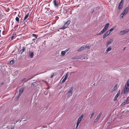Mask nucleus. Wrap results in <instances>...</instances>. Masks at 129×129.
Returning <instances> with one entry per match:
<instances>
[{
    "mask_svg": "<svg viewBox=\"0 0 129 129\" xmlns=\"http://www.w3.org/2000/svg\"><path fill=\"white\" fill-rule=\"evenodd\" d=\"M117 84H116L115 85L113 89V91H114V90H115L117 89Z\"/></svg>",
    "mask_w": 129,
    "mask_h": 129,
    "instance_id": "21",
    "label": "nucleus"
},
{
    "mask_svg": "<svg viewBox=\"0 0 129 129\" xmlns=\"http://www.w3.org/2000/svg\"><path fill=\"white\" fill-rule=\"evenodd\" d=\"M85 48H87L88 49H89L90 48V47L88 46H87V45L86 46H85Z\"/></svg>",
    "mask_w": 129,
    "mask_h": 129,
    "instance_id": "32",
    "label": "nucleus"
},
{
    "mask_svg": "<svg viewBox=\"0 0 129 129\" xmlns=\"http://www.w3.org/2000/svg\"><path fill=\"white\" fill-rule=\"evenodd\" d=\"M68 74L67 73L65 77L66 78H66H67L68 77Z\"/></svg>",
    "mask_w": 129,
    "mask_h": 129,
    "instance_id": "34",
    "label": "nucleus"
},
{
    "mask_svg": "<svg viewBox=\"0 0 129 129\" xmlns=\"http://www.w3.org/2000/svg\"><path fill=\"white\" fill-rule=\"evenodd\" d=\"M49 88H47V89H49Z\"/></svg>",
    "mask_w": 129,
    "mask_h": 129,
    "instance_id": "44",
    "label": "nucleus"
},
{
    "mask_svg": "<svg viewBox=\"0 0 129 129\" xmlns=\"http://www.w3.org/2000/svg\"><path fill=\"white\" fill-rule=\"evenodd\" d=\"M54 73H53L51 75V78H52L53 76L54 75Z\"/></svg>",
    "mask_w": 129,
    "mask_h": 129,
    "instance_id": "35",
    "label": "nucleus"
},
{
    "mask_svg": "<svg viewBox=\"0 0 129 129\" xmlns=\"http://www.w3.org/2000/svg\"><path fill=\"white\" fill-rule=\"evenodd\" d=\"M36 39V38H35V39H33V41H34V40H35Z\"/></svg>",
    "mask_w": 129,
    "mask_h": 129,
    "instance_id": "40",
    "label": "nucleus"
},
{
    "mask_svg": "<svg viewBox=\"0 0 129 129\" xmlns=\"http://www.w3.org/2000/svg\"><path fill=\"white\" fill-rule=\"evenodd\" d=\"M119 93H118V92L117 93V94L115 96V97H114V100L115 101L117 99V98L118 97L119 95Z\"/></svg>",
    "mask_w": 129,
    "mask_h": 129,
    "instance_id": "19",
    "label": "nucleus"
},
{
    "mask_svg": "<svg viewBox=\"0 0 129 129\" xmlns=\"http://www.w3.org/2000/svg\"><path fill=\"white\" fill-rule=\"evenodd\" d=\"M66 53V52H65V51H62L61 52V54L63 56L65 55Z\"/></svg>",
    "mask_w": 129,
    "mask_h": 129,
    "instance_id": "24",
    "label": "nucleus"
},
{
    "mask_svg": "<svg viewBox=\"0 0 129 129\" xmlns=\"http://www.w3.org/2000/svg\"><path fill=\"white\" fill-rule=\"evenodd\" d=\"M21 95V94H19L18 95L16 98L17 99H18L20 97Z\"/></svg>",
    "mask_w": 129,
    "mask_h": 129,
    "instance_id": "33",
    "label": "nucleus"
},
{
    "mask_svg": "<svg viewBox=\"0 0 129 129\" xmlns=\"http://www.w3.org/2000/svg\"><path fill=\"white\" fill-rule=\"evenodd\" d=\"M74 89V88L73 87H71L69 91L68 92L67 97H70L72 94V92Z\"/></svg>",
    "mask_w": 129,
    "mask_h": 129,
    "instance_id": "4",
    "label": "nucleus"
},
{
    "mask_svg": "<svg viewBox=\"0 0 129 129\" xmlns=\"http://www.w3.org/2000/svg\"><path fill=\"white\" fill-rule=\"evenodd\" d=\"M113 41V40L112 39H110V41H108L107 43L106 44V46L107 47L111 43H112Z\"/></svg>",
    "mask_w": 129,
    "mask_h": 129,
    "instance_id": "13",
    "label": "nucleus"
},
{
    "mask_svg": "<svg viewBox=\"0 0 129 129\" xmlns=\"http://www.w3.org/2000/svg\"><path fill=\"white\" fill-rule=\"evenodd\" d=\"M85 49V45L82 46L78 50V51H81L84 50Z\"/></svg>",
    "mask_w": 129,
    "mask_h": 129,
    "instance_id": "8",
    "label": "nucleus"
},
{
    "mask_svg": "<svg viewBox=\"0 0 129 129\" xmlns=\"http://www.w3.org/2000/svg\"><path fill=\"white\" fill-rule=\"evenodd\" d=\"M67 79V78H66V77H64V78L63 79L62 81V83L66 81Z\"/></svg>",
    "mask_w": 129,
    "mask_h": 129,
    "instance_id": "28",
    "label": "nucleus"
},
{
    "mask_svg": "<svg viewBox=\"0 0 129 129\" xmlns=\"http://www.w3.org/2000/svg\"><path fill=\"white\" fill-rule=\"evenodd\" d=\"M32 85L34 86L35 87H36V86H37V83L36 82H34L33 83H32Z\"/></svg>",
    "mask_w": 129,
    "mask_h": 129,
    "instance_id": "26",
    "label": "nucleus"
},
{
    "mask_svg": "<svg viewBox=\"0 0 129 129\" xmlns=\"http://www.w3.org/2000/svg\"><path fill=\"white\" fill-rule=\"evenodd\" d=\"M94 12V10H93L92 11V13Z\"/></svg>",
    "mask_w": 129,
    "mask_h": 129,
    "instance_id": "42",
    "label": "nucleus"
},
{
    "mask_svg": "<svg viewBox=\"0 0 129 129\" xmlns=\"http://www.w3.org/2000/svg\"><path fill=\"white\" fill-rule=\"evenodd\" d=\"M29 54L30 58H33L34 55L33 52L32 51H31L29 52Z\"/></svg>",
    "mask_w": 129,
    "mask_h": 129,
    "instance_id": "14",
    "label": "nucleus"
},
{
    "mask_svg": "<svg viewBox=\"0 0 129 129\" xmlns=\"http://www.w3.org/2000/svg\"><path fill=\"white\" fill-rule=\"evenodd\" d=\"M70 22L71 20H68L65 23L67 24V26H68L70 23Z\"/></svg>",
    "mask_w": 129,
    "mask_h": 129,
    "instance_id": "25",
    "label": "nucleus"
},
{
    "mask_svg": "<svg viewBox=\"0 0 129 129\" xmlns=\"http://www.w3.org/2000/svg\"><path fill=\"white\" fill-rule=\"evenodd\" d=\"M106 31L104 30V29H103L100 32L97 34L98 35H100L104 33Z\"/></svg>",
    "mask_w": 129,
    "mask_h": 129,
    "instance_id": "15",
    "label": "nucleus"
},
{
    "mask_svg": "<svg viewBox=\"0 0 129 129\" xmlns=\"http://www.w3.org/2000/svg\"><path fill=\"white\" fill-rule=\"evenodd\" d=\"M25 78L24 79L22 80H23V81L24 80H25Z\"/></svg>",
    "mask_w": 129,
    "mask_h": 129,
    "instance_id": "41",
    "label": "nucleus"
},
{
    "mask_svg": "<svg viewBox=\"0 0 129 129\" xmlns=\"http://www.w3.org/2000/svg\"><path fill=\"white\" fill-rule=\"evenodd\" d=\"M112 49V48L110 46L107 48L106 51V53H107L109 51H110Z\"/></svg>",
    "mask_w": 129,
    "mask_h": 129,
    "instance_id": "16",
    "label": "nucleus"
},
{
    "mask_svg": "<svg viewBox=\"0 0 129 129\" xmlns=\"http://www.w3.org/2000/svg\"><path fill=\"white\" fill-rule=\"evenodd\" d=\"M68 26L65 23L64 26L62 27L61 29L64 30L66 28H67L68 27Z\"/></svg>",
    "mask_w": 129,
    "mask_h": 129,
    "instance_id": "18",
    "label": "nucleus"
},
{
    "mask_svg": "<svg viewBox=\"0 0 129 129\" xmlns=\"http://www.w3.org/2000/svg\"><path fill=\"white\" fill-rule=\"evenodd\" d=\"M69 50V49L68 48L66 50H65L64 51H65V52L66 53L67 51H68Z\"/></svg>",
    "mask_w": 129,
    "mask_h": 129,
    "instance_id": "37",
    "label": "nucleus"
},
{
    "mask_svg": "<svg viewBox=\"0 0 129 129\" xmlns=\"http://www.w3.org/2000/svg\"><path fill=\"white\" fill-rule=\"evenodd\" d=\"M123 3V0H121L119 5L118 7L119 10H121L122 8Z\"/></svg>",
    "mask_w": 129,
    "mask_h": 129,
    "instance_id": "6",
    "label": "nucleus"
},
{
    "mask_svg": "<svg viewBox=\"0 0 129 129\" xmlns=\"http://www.w3.org/2000/svg\"><path fill=\"white\" fill-rule=\"evenodd\" d=\"M129 31L128 29H126L123 30L120 32V34L121 35H123L127 33Z\"/></svg>",
    "mask_w": 129,
    "mask_h": 129,
    "instance_id": "5",
    "label": "nucleus"
},
{
    "mask_svg": "<svg viewBox=\"0 0 129 129\" xmlns=\"http://www.w3.org/2000/svg\"><path fill=\"white\" fill-rule=\"evenodd\" d=\"M128 9L129 8L128 7H127L123 11V13H122L121 14V16L122 18H123V16L125 15L127 13Z\"/></svg>",
    "mask_w": 129,
    "mask_h": 129,
    "instance_id": "3",
    "label": "nucleus"
},
{
    "mask_svg": "<svg viewBox=\"0 0 129 129\" xmlns=\"http://www.w3.org/2000/svg\"><path fill=\"white\" fill-rule=\"evenodd\" d=\"M125 47L124 48V49H125Z\"/></svg>",
    "mask_w": 129,
    "mask_h": 129,
    "instance_id": "45",
    "label": "nucleus"
},
{
    "mask_svg": "<svg viewBox=\"0 0 129 129\" xmlns=\"http://www.w3.org/2000/svg\"><path fill=\"white\" fill-rule=\"evenodd\" d=\"M110 34V33H109V31H107L104 35L103 38H105L107 36H108Z\"/></svg>",
    "mask_w": 129,
    "mask_h": 129,
    "instance_id": "7",
    "label": "nucleus"
},
{
    "mask_svg": "<svg viewBox=\"0 0 129 129\" xmlns=\"http://www.w3.org/2000/svg\"><path fill=\"white\" fill-rule=\"evenodd\" d=\"M26 48L24 47H22V49L19 51L20 53L22 54L25 50Z\"/></svg>",
    "mask_w": 129,
    "mask_h": 129,
    "instance_id": "11",
    "label": "nucleus"
},
{
    "mask_svg": "<svg viewBox=\"0 0 129 129\" xmlns=\"http://www.w3.org/2000/svg\"><path fill=\"white\" fill-rule=\"evenodd\" d=\"M14 34L13 36H12L11 37V39H13L14 37Z\"/></svg>",
    "mask_w": 129,
    "mask_h": 129,
    "instance_id": "38",
    "label": "nucleus"
},
{
    "mask_svg": "<svg viewBox=\"0 0 129 129\" xmlns=\"http://www.w3.org/2000/svg\"><path fill=\"white\" fill-rule=\"evenodd\" d=\"M14 63V60H11L10 62V63L11 64H13Z\"/></svg>",
    "mask_w": 129,
    "mask_h": 129,
    "instance_id": "30",
    "label": "nucleus"
},
{
    "mask_svg": "<svg viewBox=\"0 0 129 129\" xmlns=\"http://www.w3.org/2000/svg\"><path fill=\"white\" fill-rule=\"evenodd\" d=\"M32 35H33V36L35 37V38H36V39H37V36L36 35V34H33Z\"/></svg>",
    "mask_w": 129,
    "mask_h": 129,
    "instance_id": "31",
    "label": "nucleus"
},
{
    "mask_svg": "<svg viewBox=\"0 0 129 129\" xmlns=\"http://www.w3.org/2000/svg\"><path fill=\"white\" fill-rule=\"evenodd\" d=\"M4 84V83L3 82H2V84Z\"/></svg>",
    "mask_w": 129,
    "mask_h": 129,
    "instance_id": "43",
    "label": "nucleus"
},
{
    "mask_svg": "<svg viewBox=\"0 0 129 129\" xmlns=\"http://www.w3.org/2000/svg\"><path fill=\"white\" fill-rule=\"evenodd\" d=\"M94 112H93L91 114V116L90 117V119H91L92 117V116L94 115Z\"/></svg>",
    "mask_w": 129,
    "mask_h": 129,
    "instance_id": "29",
    "label": "nucleus"
},
{
    "mask_svg": "<svg viewBox=\"0 0 129 129\" xmlns=\"http://www.w3.org/2000/svg\"><path fill=\"white\" fill-rule=\"evenodd\" d=\"M83 117V115H81L79 117L78 119V121L76 124V128H77V127L78 126L79 124L80 123L81 121L82 120Z\"/></svg>",
    "mask_w": 129,
    "mask_h": 129,
    "instance_id": "2",
    "label": "nucleus"
},
{
    "mask_svg": "<svg viewBox=\"0 0 129 129\" xmlns=\"http://www.w3.org/2000/svg\"><path fill=\"white\" fill-rule=\"evenodd\" d=\"M109 25V23L106 24L103 29L106 31Z\"/></svg>",
    "mask_w": 129,
    "mask_h": 129,
    "instance_id": "10",
    "label": "nucleus"
},
{
    "mask_svg": "<svg viewBox=\"0 0 129 129\" xmlns=\"http://www.w3.org/2000/svg\"><path fill=\"white\" fill-rule=\"evenodd\" d=\"M114 29L113 28H111L110 30H109L107 31H109V33H110V34L112 32Z\"/></svg>",
    "mask_w": 129,
    "mask_h": 129,
    "instance_id": "23",
    "label": "nucleus"
},
{
    "mask_svg": "<svg viewBox=\"0 0 129 129\" xmlns=\"http://www.w3.org/2000/svg\"><path fill=\"white\" fill-rule=\"evenodd\" d=\"M29 14V13H28L25 16L24 19V21L26 19H27V18L28 17Z\"/></svg>",
    "mask_w": 129,
    "mask_h": 129,
    "instance_id": "20",
    "label": "nucleus"
},
{
    "mask_svg": "<svg viewBox=\"0 0 129 129\" xmlns=\"http://www.w3.org/2000/svg\"><path fill=\"white\" fill-rule=\"evenodd\" d=\"M24 89V88H22L19 89V94H21L23 93Z\"/></svg>",
    "mask_w": 129,
    "mask_h": 129,
    "instance_id": "17",
    "label": "nucleus"
},
{
    "mask_svg": "<svg viewBox=\"0 0 129 129\" xmlns=\"http://www.w3.org/2000/svg\"><path fill=\"white\" fill-rule=\"evenodd\" d=\"M128 101L129 100H128V98H126V100H124V101L121 104V105L123 106L125 105L127 103Z\"/></svg>",
    "mask_w": 129,
    "mask_h": 129,
    "instance_id": "9",
    "label": "nucleus"
},
{
    "mask_svg": "<svg viewBox=\"0 0 129 129\" xmlns=\"http://www.w3.org/2000/svg\"><path fill=\"white\" fill-rule=\"evenodd\" d=\"M14 127H12L11 128V129H14Z\"/></svg>",
    "mask_w": 129,
    "mask_h": 129,
    "instance_id": "39",
    "label": "nucleus"
},
{
    "mask_svg": "<svg viewBox=\"0 0 129 129\" xmlns=\"http://www.w3.org/2000/svg\"><path fill=\"white\" fill-rule=\"evenodd\" d=\"M58 2L56 1V0H54L53 2V3L54 6L56 7L58 6V4H57Z\"/></svg>",
    "mask_w": 129,
    "mask_h": 129,
    "instance_id": "12",
    "label": "nucleus"
},
{
    "mask_svg": "<svg viewBox=\"0 0 129 129\" xmlns=\"http://www.w3.org/2000/svg\"><path fill=\"white\" fill-rule=\"evenodd\" d=\"M16 20L18 22H19V18L17 17L15 18Z\"/></svg>",
    "mask_w": 129,
    "mask_h": 129,
    "instance_id": "27",
    "label": "nucleus"
},
{
    "mask_svg": "<svg viewBox=\"0 0 129 129\" xmlns=\"http://www.w3.org/2000/svg\"><path fill=\"white\" fill-rule=\"evenodd\" d=\"M102 115V113H100L97 116L96 119H97L99 120V119H100V117Z\"/></svg>",
    "mask_w": 129,
    "mask_h": 129,
    "instance_id": "22",
    "label": "nucleus"
},
{
    "mask_svg": "<svg viewBox=\"0 0 129 129\" xmlns=\"http://www.w3.org/2000/svg\"><path fill=\"white\" fill-rule=\"evenodd\" d=\"M129 90V79L127 81L126 84L125 85V87L123 90L124 93H127Z\"/></svg>",
    "mask_w": 129,
    "mask_h": 129,
    "instance_id": "1",
    "label": "nucleus"
},
{
    "mask_svg": "<svg viewBox=\"0 0 129 129\" xmlns=\"http://www.w3.org/2000/svg\"><path fill=\"white\" fill-rule=\"evenodd\" d=\"M98 119L96 118L94 120V122H96L98 121Z\"/></svg>",
    "mask_w": 129,
    "mask_h": 129,
    "instance_id": "36",
    "label": "nucleus"
}]
</instances>
